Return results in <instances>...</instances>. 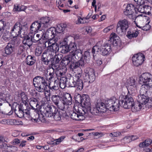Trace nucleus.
I'll use <instances>...</instances> for the list:
<instances>
[{
	"instance_id": "nucleus-1",
	"label": "nucleus",
	"mask_w": 152,
	"mask_h": 152,
	"mask_svg": "<svg viewBox=\"0 0 152 152\" xmlns=\"http://www.w3.org/2000/svg\"><path fill=\"white\" fill-rule=\"evenodd\" d=\"M42 107L44 110L43 113L46 117L53 116L54 119L57 121L61 120V116L57 108L53 105H44Z\"/></svg>"
},
{
	"instance_id": "nucleus-2",
	"label": "nucleus",
	"mask_w": 152,
	"mask_h": 152,
	"mask_svg": "<svg viewBox=\"0 0 152 152\" xmlns=\"http://www.w3.org/2000/svg\"><path fill=\"white\" fill-rule=\"evenodd\" d=\"M33 84L36 90L39 92L44 93L47 88L48 83L43 77L37 76L33 79Z\"/></svg>"
},
{
	"instance_id": "nucleus-3",
	"label": "nucleus",
	"mask_w": 152,
	"mask_h": 152,
	"mask_svg": "<svg viewBox=\"0 0 152 152\" xmlns=\"http://www.w3.org/2000/svg\"><path fill=\"white\" fill-rule=\"evenodd\" d=\"M82 56V52L80 49H77L75 51L70 52L69 55H67L63 58V63L65 65H68L72 64L75 60H78Z\"/></svg>"
},
{
	"instance_id": "nucleus-4",
	"label": "nucleus",
	"mask_w": 152,
	"mask_h": 152,
	"mask_svg": "<svg viewBox=\"0 0 152 152\" xmlns=\"http://www.w3.org/2000/svg\"><path fill=\"white\" fill-rule=\"evenodd\" d=\"M74 111H72L70 114V116L72 119L76 121H81L84 119V115L85 112L82 110L80 105H75L74 107Z\"/></svg>"
},
{
	"instance_id": "nucleus-5",
	"label": "nucleus",
	"mask_w": 152,
	"mask_h": 152,
	"mask_svg": "<svg viewBox=\"0 0 152 152\" xmlns=\"http://www.w3.org/2000/svg\"><path fill=\"white\" fill-rule=\"evenodd\" d=\"M123 107L125 109H129L133 107L134 104V100L130 95L124 96L121 95L119 98Z\"/></svg>"
},
{
	"instance_id": "nucleus-6",
	"label": "nucleus",
	"mask_w": 152,
	"mask_h": 152,
	"mask_svg": "<svg viewBox=\"0 0 152 152\" xmlns=\"http://www.w3.org/2000/svg\"><path fill=\"white\" fill-rule=\"evenodd\" d=\"M121 100L116 99L113 98L105 102L107 109L110 111H117L119 110L121 106Z\"/></svg>"
},
{
	"instance_id": "nucleus-7",
	"label": "nucleus",
	"mask_w": 152,
	"mask_h": 152,
	"mask_svg": "<svg viewBox=\"0 0 152 152\" xmlns=\"http://www.w3.org/2000/svg\"><path fill=\"white\" fill-rule=\"evenodd\" d=\"M27 24L25 23L23 25H22L19 22H17L14 26L12 28L10 34L13 38L20 35V37H22L21 34L22 32V30L23 28H27Z\"/></svg>"
},
{
	"instance_id": "nucleus-8",
	"label": "nucleus",
	"mask_w": 152,
	"mask_h": 152,
	"mask_svg": "<svg viewBox=\"0 0 152 152\" xmlns=\"http://www.w3.org/2000/svg\"><path fill=\"white\" fill-rule=\"evenodd\" d=\"M138 96L139 104H138L139 107L137 108V110H140L144 105L147 104L146 106H147L148 108L152 106V98L150 100L147 95H140Z\"/></svg>"
},
{
	"instance_id": "nucleus-9",
	"label": "nucleus",
	"mask_w": 152,
	"mask_h": 152,
	"mask_svg": "<svg viewBox=\"0 0 152 152\" xmlns=\"http://www.w3.org/2000/svg\"><path fill=\"white\" fill-rule=\"evenodd\" d=\"M80 98L79 101L78 103L81 104L80 105L82 107V110L85 111L86 110H88L89 107L91 106L90 99L89 96L87 94H83L81 96L78 95Z\"/></svg>"
},
{
	"instance_id": "nucleus-10",
	"label": "nucleus",
	"mask_w": 152,
	"mask_h": 152,
	"mask_svg": "<svg viewBox=\"0 0 152 152\" xmlns=\"http://www.w3.org/2000/svg\"><path fill=\"white\" fill-rule=\"evenodd\" d=\"M78 49H80L79 47L74 42L70 43L69 45H66L61 46L60 48V52L62 53H66L69 51H70V52H73Z\"/></svg>"
},
{
	"instance_id": "nucleus-11",
	"label": "nucleus",
	"mask_w": 152,
	"mask_h": 152,
	"mask_svg": "<svg viewBox=\"0 0 152 152\" xmlns=\"http://www.w3.org/2000/svg\"><path fill=\"white\" fill-rule=\"evenodd\" d=\"M129 22L126 19L119 20L117 24V32L118 33L126 32L129 27Z\"/></svg>"
},
{
	"instance_id": "nucleus-12",
	"label": "nucleus",
	"mask_w": 152,
	"mask_h": 152,
	"mask_svg": "<svg viewBox=\"0 0 152 152\" xmlns=\"http://www.w3.org/2000/svg\"><path fill=\"white\" fill-rule=\"evenodd\" d=\"M134 66H138L141 65L145 59L144 55L142 53H138L133 55L132 58Z\"/></svg>"
},
{
	"instance_id": "nucleus-13",
	"label": "nucleus",
	"mask_w": 152,
	"mask_h": 152,
	"mask_svg": "<svg viewBox=\"0 0 152 152\" xmlns=\"http://www.w3.org/2000/svg\"><path fill=\"white\" fill-rule=\"evenodd\" d=\"M139 80L143 84L152 87V75L150 73L148 72L143 73L141 75Z\"/></svg>"
},
{
	"instance_id": "nucleus-14",
	"label": "nucleus",
	"mask_w": 152,
	"mask_h": 152,
	"mask_svg": "<svg viewBox=\"0 0 152 152\" xmlns=\"http://www.w3.org/2000/svg\"><path fill=\"white\" fill-rule=\"evenodd\" d=\"M86 79L89 83H92L95 79L94 69L90 67L87 68L85 70Z\"/></svg>"
},
{
	"instance_id": "nucleus-15",
	"label": "nucleus",
	"mask_w": 152,
	"mask_h": 152,
	"mask_svg": "<svg viewBox=\"0 0 152 152\" xmlns=\"http://www.w3.org/2000/svg\"><path fill=\"white\" fill-rule=\"evenodd\" d=\"M34 118H31V120L34 122H39L40 121L42 122H45L46 120L44 118V115L41 113V111H37L35 112L34 113Z\"/></svg>"
},
{
	"instance_id": "nucleus-16",
	"label": "nucleus",
	"mask_w": 152,
	"mask_h": 152,
	"mask_svg": "<svg viewBox=\"0 0 152 152\" xmlns=\"http://www.w3.org/2000/svg\"><path fill=\"white\" fill-rule=\"evenodd\" d=\"M44 34V39H54L53 38L55 37V28L50 27L48 29L45 33Z\"/></svg>"
},
{
	"instance_id": "nucleus-17",
	"label": "nucleus",
	"mask_w": 152,
	"mask_h": 152,
	"mask_svg": "<svg viewBox=\"0 0 152 152\" xmlns=\"http://www.w3.org/2000/svg\"><path fill=\"white\" fill-rule=\"evenodd\" d=\"M126 83L127 84V88L129 90L132 91L136 89V83L135 79L133 77L128 79Z\"/></svg>"
},
{
	"instance_id": "nucleus-18",
	"label": "nucleus",
	"mask_w": 152,
	"mask_h": 152,
	"mask_svg": "<svg viewBox=\"0 0 152 152\" xmlns=\"http://www.w3.org/2000/svg\"><path fill=\"white\" fill-rule=\"evenodd\" d=\"M134 10V5L132 4H128L124 10V13L125 15L128 16L130 18H132Z\"/></svg>"
},
{
	"instance_id": "nucleus-19",
	"label": "nucleus",
	"mask_w": 152,
	"mask_h": 152,
	"mask_svg": "<svg viewBox=\"0 0 152 152\" xmlns=\"http://www.w3.org/2000/svg\"><path fill=\"white\" fill-rule=\"evenodd\" d=\"M75 77L77 78L76 82V87L77 90L80 91L82 90L83 87V84L81 79L82 74L80 73H77L75 74Z\"/></svg>"
},
{
	"instance_id": "nucleus-20",
	"label": "nucleus",
	"mask_w": 152,
	"mask_h": 152,
	"mask_svg": "<svg viewBox=\"0 0 152 152\" xmlns=\"http://www.w3.org/2000/svg\"><path fill=\"white\" fill-rule=\"evenodd\" d=\"M119 37L115 33H112L110 38V40L114 46H119L121 45V42L119 39Z\"/></svg>"
},
{
	"instance_id": "nucleus-21",
	"label": "nucleus",
	"mask_w": 152,
	"mask_h": 152,
	"mask_svg": "<svg viewBox=\"0 0 152 152\" xmlns=\"http://www.w3.org/2000/svg\"><path fill=\"white\" fill-rule=\"evenodd\" d=\"M42 26L44 28H48L50 26L51 23V20L50 18L46 16L42 17L40 19L39 21Z\"/></svg>"
},
{
	"instance_id": "nucleus-22",
	"label": "nucleus",
	"mask_w": 152,
	"mask_h": 152,
	"mask_svg": "<svg viewBox=\"0 0 152 152\" xmlns=\"http://www.w3.org/2000/svg\"><path fill=\"white\" fill-rule=\"evenodd\" d=\"M90 53L88 51L85 52L83 56H82L80 59L82 63L83 64V66L86 63H89L91 58Z\"/></svg>"
},
{
	"instance_id": "nucleus-23",
	"label": "nucleus",
	"mask_w": 152,
	"mask_h": 152,
	"mask_svg": "<svg viewBox=\"0 0 152 152\" xmlns=\"http://www.w3.org/2000/svg\"><path fill=\"white\" fill-rule=\"evenodd\" d=\"M111 50V47L110 44L106 43L102 46L100 50V52L104 56L109 54Z\"/></svg>"
},
{
	"instance_id": "nucleus-24",
	"label": "nucleus",
	"mask_w": 152,
	"mask_h": 152,
	"mask_svg": "<svg viewBox=\"0 0 152 152\" xmlns=\"http://www.w3.org/2000/svg\"><path fill=\"white\" fill-rule=\"evenodd\" d=\"M24 39L23 41V43L25 45H27L29 47L32 45V44L33 39L32 37L31 34L30 32L27 35L24 37Z\"/></svg>"
},
{
	"instance_id": "nucleus-25",
	"label": "nucleus",
	"mask_w": 152,
	"mask_h": 152,
	"mask_svg": "<svg viewBox=\"0 0 152 152\" xmlns=\"http://www.w3.org/2000/svg\"><path fill=\"white\" fill-rule=\"evenodd\" d=\"M88 110H86L85 114L91 113L93 115H98L99 113H101L99 110V108L97 107L96 104H95V106L92 108H91V106L89 107Z\"/></svg>"
},
{
	"instance_id": "nucleus-26",
	"label": "nucleus",
	"mask_w": 152,
	"mask_h": 152,
	"mask_svg": "<svg viewBox=\"0 0 152 152\" xmlns=\"http://www.w3.org/2000/svg\"><path fill=\"white\" fill-rule=\"evenodd\" d=\"M47 76L46 80L48 81H51L55 76V70L53 67H50L47 72Z\"/></svg>"
},
{
	"instance_id": "nucleus-27",
	"label": "nucleus",
	"mask_w": 152,
	"mask_h": 152,
	"mask_svg": "<svg viewBox=\"0 0 152 152\" xmlns=\"http://www.w3.org/2000/svg\"><path fill=\"white\" fill-rule=\"evenodd\" d=\"M75 59L72 64H71L70 66V69L72 70L77 69L79 67H80L81 69L82 68H83L84 67L83 64L82 63L80 60L77 62H75Z\"/></svg>"
},
{
	"instance_id": "nucleus-28",
	"label": "nucleus",
	"mask_w": 152,
	"mask_h": 152,
	"mask_svg": "<svg viewBox=\"0 0 152 152\" xmlns=\"http://www.w3.org/2000/svg\"><path fill=\"white\" fill-rule=\"evenodd\" d=\"M42 26L41 24L39 21H35L31 24L30 27L31 30L32 32H35L39 30Z\"/></svg>"
},
{
	"instance_id": "nucleus-29",
	"label": "nucleus",
	"mask_w": 152,
	"mask_h": 152,
	"mask_svg": "<svg viewBox=\"0 0 152 152\" xmlns=\"http://www.w3.org/2000/svg\"><path fill=\"white\" fill-rule=\"evenodd\" d=\"M32 35V37L33 42L36 43L41 38L44 39V34H36L33 33V32H30Z\"/></svg>"
},
{
	"instance_id": "nucleus-30",
	"label": "nucleus",
	"mask_w": 152,
	"mask_h": 152,
	"mask_svg": "<svg viewBox=\"0 0 152 152\" xmlns=\"http://www.w3.org/2000/svg\"><path fill=\"white\" fill-rule=\"evenodd\" d=\"M28 102L30 106L34 109H37L38 104L37 99L32 97L28 100Z\"/></svg>"
},
{
	"instance_id": "nucleus-31",
	"label": "nucleus",
	"mask_w": 152,
	"mask_h": 152,
	"mask_svg": "<svg viewBox=\"0 0 152 152\" xmlns=\"http://www.w3.org/2000/svg\"><path fill=\"white\" fill-rule=\"evenodd\" d=\"M105 104H106L105 103ZM96 104L101 113H105L106 112L107 107L106 104L102 102H100L97 103Z\"/></svg>"
},
{
	"instance_id": "nucleus-32",
	"label": "nucleus",
	"mask_w": 152,
	"mask_h": 152,
	"mask_svg": "<svg viewBox=\"0 0 152 152\" xmlns=\"http://www.w3.org/2000/svg\"><path fill=\"white\" fill-rule=\"evenodd\" d=\"M150 88H152V87L148 86L145 84L142 85L140 90V95H147L148 92V90Z\"/></svg>"
},
{
	"instance_id": "nucleus-33",
	"label": "nucleus",
	"mask_w": 152,
	"mask_h": 152,
	"mask_svg": "<svg viewBox=\"0 0 152 152\" xmlns=\"http://www.w3.org/2000/svg\"><path fill=\"white\" fill-rule=\"evenodd\" d=\"M35 57L31 55H28L26 59V62L27 65L29 66L33 65L36 62Z\"/></svg>"
},
{
	"instance_id": "nucleus-34",
	"label": "nucleus",
	"mask_w": 152,
	"mask_h": 152,
	"mask_svg": "<svg viewBox=\"0 0 152 152\" xmlns=\"http://www.w3.org/2000/svg\"><path fill=\"white\" fill-rule=\"evenodd\" d=\"M57 41V40L56 39H53V42H52L51 46L50 47V48L52 51H54L55 53L60 50L59 45L58 44L56 43Z\"/></svg>"
},
{
	"instance_id": "nucleus-35",
	"label": "nucleus",
	"mask_w": 152,
	"mask_h": 152,
	"mask_svg": "<svg viewBox=\"0 0 152 152\" xmlns=\"http://www.w3.org/2000/svg\"><path fill=\"white\" fill-rule=\"evenodd\" d=\"M63 57V55L61 54H58L56 55L54 57H53L51 61V64L53 65L58 64L59 63L60 61L61 60Z\"/></svg>"
},
{
	"instance_id": "nucleus-36",
	"label": "nucleus",
	"mask_w": 152,
	"mask_h": 152,
	"mask_svg": "<svg viewBox=\"0 0 152 152\" xmlns=\"http://www.w3.org/2000/svg\"><path fill=\"white\" fill-rule=\"evenodd\" d=\"M14 49V45L13 44L8 43L5 49V53L7 55L12 53Z\"/></svg>"
},
{
	"instance_id": "nucleus-37",
	"label": "nucleus",
	"mask_w": 152,
	"mask_h": 152,
	"mask_svg": "<svg viewBox=\"0 0 152 152\" xmlns=\"http://www.w3.org/2000/svg\"><path fill=\"white\" fill-rule=\"evenodd\" d=\"M145 4H137V5L134 6V11L136 13L138 12L143 13L144 12Z\"/></svg>"
},
{
	"instance_id": "nucleus-38",
	"label": "nucleus",
	"mask_w": 152,
	"mask_h": 152,
	"mask_svg": "<svg viewBox=\"0 0 152 152\" xmlns=\"http://www.w3.org/2000/svg\"><path fill=\"white\" fill-rule=\"evenodd\" d=\"M63 101L64 103H66L68 105L72 104V98L70 94L67 93L63 97Z\"/></svg>"
},
{
	"instance_id": "nucleus-39",
	"label": "nucleus",
	"mask_w": 152,
	"mask_h": 152,
	"mask_svg": "<svg viewBox=\"0 0 152 152\" xmlns=\"http://www.w3.org/2000/svg\"><path fill=\"white\" fill-rule=\"evenodd\" d=\"M6 22L3 19L0 20V36L3 34L7 30L6 29Z\"/></svg>"
},
{
	"instance_id": "nucleus-40",
	"label": "nucleus",
	"mask_w": 152,
	"mask_h": 152,
	"mask_svg": "<svg viewBox=\"0 0 152 152\" xmlns=\"http://www.w3.org/2000/svg\"><path fill=\"white\" fill-rule=\"evenodd\" d=\"M139 32L138 31H135L134 32H131L128 31L127 34L126 35V37L130 39H132V38H136L138 35Z\"/></svg>"
},
{
	"instance_id": "nucleus-41",
	"label": "nucleus",
	"mask_w": 152,
	"mask_h": 152,
	"mask_svg": "<svg viewBox=\"0 0 152 152\" xmlns=\"http://www.w3.org/2000/svg\"><path fill=\"white\" fill-rule=\"evenodd\" d=\"M52 59L51 58L47 56L46 55L42 54L41 57V60L44 64L45 65H48Z\"/></svg>"
},
{
	"instance_id": "nucleus-42",
	"label": "nucleus",
	"mask_w": 152,
	"mask_h": 152,
	"mask_svg": "<svg viewBox=\"0 0 152 152\" xmlns=\"http://www.w3.org/2000/svg\"><path fill=\"white\" fill-rule=\"evenodd\" d=\"M43 53L46 55L47 56L51 58V59H52L53 56L56 54L50 48H48L45 50Z\"/></svg>"
},
{
	"instance_id": "nucleus-43",
	"label": "nucleus",
	"mask_w": 152,
	"mask_h": 152,
	"mask_svg": "<svg viewBox=\"0 0 152 152\" xmlns=\"http://www.w3.org/2000/svg\"><path fill=\"white\" fill-rule=\"evenodd\" d=\"M18 117L20 118L22 117H26V115L30 116V112L29 111H24L22 110H20V108H18Z\"/></svg>"
},
{
	"instance_id": "nucleus-44",
	"label": "nucleus",
	"mask_w": 152,
	"mask_h": 152,
	"mask_svg": "<svg viewBox=\"0 0 152 152\" xmlns=\"http://www.w3.org/2000/svg\"><path fill=\"white\" fill-rule=\"evenodd\" d=\"M51 99L53 102L56 106L59 104L60 102V97L57 95H53L51 97Z\"/></svg>"
},
{
	"instance_id": "nucleus-45",
	"label": "nucleus",
	"mask_w": 152,
	"mask_h": 152,
	"mask_svg": "<svg viewBox=\"0 0 152 152\" xmlns=\"http://www.w3.org/2000/svg\"><path fill=\"white\" fill-rule=\"evenodd\" d=\"M152 142L151 140L150 139H148L146 140L144 142L140 143L139 144V146L140 147L144 148L145 147L148 146Z\"/></svg>"
},
{
	"instance_id": "nucleus-46",
	"label": "nucleus",
	"mask_w": 152,
	"mask_h": 152,
	"mask_svg": "<svg viewBox=\"0 0 152 152\" xmlns=\"http://www.w3.org/2000/svg\"><path fill=\"white\" fill-rule=\"evenodd\" d=\"M26 103L23 102L22 104H21L19 105L18 108H20V110H22L24 111H29L30 108L28 107V104Z\"/></svg>"
},
{
	"instance_id": "nucleus-47",
	"label": "nucleus",
	"mask_w": 152,
	"mask_h": 152,
	"mask_svg": "<svg viewBox=\"0 0 152 152\" xmlns=\"http://www.w3.org/2000/svg\"><path fill=\"white\" fill-rule=\"evenodd\" d=\"M57 107L61 110H64V109H67L69 107V105L66 103H64L62 100L61 103L59 102V104L57 105Z\"/></svg>"
},
{
	"instance_id": "nucleus-48",
	"label": "nucleus",
	"mask_w": 152,
	"mask_h": 152,
	"mask_svg": "<svg viewBox=\"0 0 152 152\" xmlns=\"http://www.w3.org/2000/svg\"><path fill=\"white\" fill-rule=\"evenodd\" d=\"M77 80V78L75 77V75L73 77V79H70L68 83V84L70 87H75L76 84V82Z\"/></svg>"
},
{
	"instance_id": "nucleus-49",
	"label": "nucleus",
	"mask_w": 152,
	"mask_h": 152,
	"mask_svg": "<svg viewBox=\"0 0 152 152\" xmlns=\"http://www.w3.org/2000/svg\"><path fill=\"white\" fill-rule=\"evenodd\" d=\"M143 13L147 14L148 15H151L152 13V8L149 6L145 5Z\"/></svg>"
},
{
	"instance_id": "nucleus-50",
	"label": "nucleus",
	"mask_w": 152,
	"mask_h": 152,
	"mask_svg": "<svg viewBox=\"0 0 152 152\" xmlns=\"http://www.w3.org/2000/svg\"><path fill=\"white\" fill-rule=\"evenodd\" d=\"M3 34L2 36V38L3 39L6 41H8L10 40L11 38L10 34H9V32H7V31L5 32H3Z\"/></svg>"
},
{
	"instance_id": "nucleus-51",
	"label": "nucleus",
	"mask_w": 152,
	"mask_h": 152,
	"mask_svg": "<svg viewBox=\"0 0 152 152\" xmlns=\"http://www.w3.org/2000/svg\"><path fill=\"white\" fill-rule=\"evenodd\" d=\"M86 18H81L80 17L78 16L77 17V20L76 22V23L77 24H84L86 22Z\"/></svg>"
},
{
	"instance_id": "nucleus-52",
	"label": "nucleus",
	"mask_w": 152,
	"mask_h": 152,
	"mask_svg": "<svg viewBox=\"0 0 152 152\" xmlns=\"http://www.w3.org/2000/svg\"><path fill=\"white\" fill-rule=\"evenodd\" d=\"M14 6V10L15 11H24L26 9L25 7L23 5L20 6L19 5L17 4V6L15 5Z\"/></svg>"
},
{
	"instance_id": "nucleus-53",
	"label": "nucleus",
	"mask_w": 152,
	"mask_h": 152,
	"mask_svg": "<svg viewBox=\"0 0 152 152\" xmlns=\"http://www.w3.org/2000/svg\"><path fill=\"white\" fill-rule=\"evenodd\" d=\"M0 95L4 97L6 96L7 92L4 87L3 86L0 88Z\"/></svg>"
},
{
	"instance_id": "nucleus-54",
	"label": "nucleus",
	"mask_w": 152,
	"mask_h": 152,
	"mask_svg": "<svg viewBox=\"0 0 152 152\" xmlns=\"http://www.w3.org/2000/svg\"><path fill=\"white\" fill-rule=\"evenodd\" d=\"M14 148L15 147L14 146L7 145L6 148H5L4 150H3V152H11L12 150V149Z\"/></svg>"
},
{
	"instance_id": "nucleus-55",
	"label": "nucleus",
	"mask_w": 152,
	"mask_h": 152,
	"mask_svg": "<svg viewBox=\"0 0 152 152\" xmlns=\"http://www.w3.org/2000/svg\"><path fill=\"white\" fill-rule=\"evenodd\" d=\"M22 122L18 120L11 119V125H19L21 124Z\"/></svg>"
},
{
	"instance_id": "nucleus-56",
	"label": "nucleus",
	"mask_w": 152,
	"mask_h": 152,
	"mask_svg": "<svg viewBox=\"0 0 152 152\" xmlns=\"http://www.w3.org/2000/svg\"><path fill=\"white\" fill-rule=\"evenodd\" d=\"M149 22H148L145 26L142 27L139 26L137 25H136V26L140 28H142V29L144 31H147L149 30L151 28V26L149 25Z\"/></svg>"
},
{
	"instance_id": "nucleus-57",
	"label": "nucleus",
	"mask_w": 152,
	"mask_h": 152,
	"mask_svg": "<svg viewBox=\"0 0 152 152\" xmlns=\"http://www.w3.org/2000/svg\"><path fill=\"white\" fill-rule=\"evenodd\" d=\"M55 33H61L63 32L64 31L61 26L59 25H58L56 28H55Z\"/></svg>"
},
{
	"instance_id": "nucleus-58",
	"label": "nucleus",
	"mask_w": 152,
	"mask_h": 152,
	"mask_svg": "<svg viewBox=\"0 0 152 152\" xmlns=\"http://www.w3.org/2000/svg\"><path fill=\"white\" fill-rule=\"evenodd\" d=\"M65 138V136H61L60 138L54 140L53 141L54 143H55L56 144H58L62 141Z\"/></svg>"
},
{
	"instance_id": "nucleus-59",
	"label": "nucleus",
	"mask_w": 152,
	"mask_h": 152,
	"mask_svg": "<svg viewBox=\"0 0 152 152\" xmlns=\"http://www.w3.org/2000/svg\"><path fill=\"white\" fill-rule=\"evenodd\" d=\"M56 73L57 76L61 77H63L64 76L65 72H63L62 70H58Z\"/></svg>"
},
{
	"instance_id": "nucleus-60",
	"label": "nucleus",
	"mask_w": 152,
	"mask_h": 152,
	"mask_svg": "<svg viewBox=\"0 0 152 152\" xmlns=\"http://www.w3.org/2000/svg\"><path fill=\"white\" fill-rule=\"evenodd\" d=\"M42 52V49L41 48H37L35 51V54L37 56H39Z\"/></svg>"
},
{
	"instance_id": "nucleus-61",
	"label": "nucleus",
	"mask_w": 152,
	"mask_h": 152,
	"mask_svg": "<svg viewBox=\"0 0 152 152\" xmlns=\"http://www.w3.org/2000/svg\"><path fill=\"white\" fill-rule=\"evenodd\" d=\"M20 95L22 101L23 102H26V101L27 99V97L26 95L24 92H23L21 93Z\"/></svg>"
},
{
	"instance_id": "nucleus-62",
	"label": "nucleus",
	"mask_w": 152,
	"mask_h": 152,
	"mask_svg": "<svg viewBox=\"0 0 152 152\" xmlns=\"http://www.w3.org/2000/svg\"><path fill=\"white\" fill-rule=\"evenodd\" d=\"M56 87H58L59 88V86H60L61 88L63 89L64 87H62L61 86V82L59 81L58 80H56L54 82V85Z\"/></svg>"
},
{
	"instance_id": "nucleus-63",
	"label": "nucleus",
	"mask_w": 152,
	"mask_h": 152,
	"mask_svg": "<svg viewBox=\"0 0 152 152\" xmlns=\"http://www.w3.org/2000/svg\"><path fill=\"white\" fill-rule=\"evenodd\" d=\"M11 119H4L1 121V123L3 124L10 125Z\"/></svg>"
},
{
	"instance_id": "nucleus-64",
	"label": "nucleus",
	"mask_w": 152,
	"mask_h": 152,
	"mask_svg": "<svg viewBox=\"0 0 152 152\" xmlns=\"http://www.w3.org/2000/svg\"><path fill=\"white\" fill-rule=\"evenodd\" d=\"M46 42H45V46L48 47V48H50V46H51V44L52 42H53V39L48 40Z\"/></svg>"
}]
</instances>
